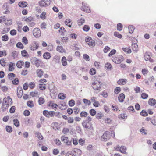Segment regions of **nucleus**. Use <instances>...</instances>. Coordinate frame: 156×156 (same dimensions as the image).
<instances>
[{"label":"nucleus","instance_id":"obj_1","mask_svg":"<svg viewBox=\"0 0 156 156\" xmlns=\"http://www.w3.org/2000/svg\"><path fill=\"white\" fill-rule=\"evenodd\" d=\"M124 60L123 57L121 55H119L116 56L112 57V61L116 64L121 63Z\"/></svg>","mask_w":156,"mask_h":156},{"label":"nucleus","instance_id":"obj_2","mask_svg":"<svg viewBox=\"0 0 156 156\" xmlns=\"http://www.w3.org/2000/svg\"><path fill=\"white\" fill-rule=\"evenodd\" d=\"M85 41L86 42L90 47H94L95 45V41L92 40L90 37H87L85 39Z\"/></svg>","mask_w":156,"mask_h":156},{"label":"nucleus","instance_id":"obj_3","mask_svg":"<svg viewBox=\"0 0 156 156\" xmlns=\"http://www.w3.org/2000/svg\"><path fill=\"white\" fill-rule=\"evenodd\" d=\"M51 3L50 0H41L39 2V5L42 7H47Z\"/></svg>","mask_w":156,"mask_h":156},{"label":"nucleus","instance_id":"obj_4","mask_svg":"<svg viewBox=\"0 0 156 156\" xmlns=\"http://www.w3.org/2000/svg\"><path fill=\"white\" fill-rule=\"evenodd\" d=\"M33 35L36 38H39L41 36V32L38 28H35L33 31Z\"/></svg>","mask_w":156,"mask_h":156},{"label":"nucleus","instance_id":"obj_5","mask_svg":"<svg viewBox=\"0 0 156 156\" xmlns=\"http://www.w3.org/2000/svg\"><path fill=\"white\" fill-rule=\"evenodd\" d=\"M92 86L94 90H99L101 89V83L99 82H94L92 84Z\"/></svg>","mask_w":156,"mask_h":156},{"label":"nucleus","instance_id":"obj_6","mask_svg":"<svg viewBox=\"0 0 156 156\" xmlns=\"http://www.w3.org/2000/svg\"><path fill=\"white\" fill-rule=\"evenodd\" d=\"M151 53L146 52L144 55V59L146 61H149L151 62H153L154 60L151 58Z\"/></svg>","mask_w":156,"mask_h":156},{"label":"nucleus","instance_id":"obj_7","mask_svg":"<svg viewBox=\"0 0 156 156\" xmlns=\"http://www.w3.org/2000/svg\"><path fill=\"white\" fill-rule=\"evenodd\" d=\"M109 139V133L108 131H106L101 137V140L102 141H106Z\"/></svg>","mask_w":156,"mask_h":156},{"label":"nucleus","instance_id":"obj_8","mask_svg":"<svg viewBox=\"0 0 156 156\" xmlns=\"http://www.w3.org/2000/svg\"><path fill=\"white\" fill-rule=\"evenodd\" d=\"M38 44L35 41H34L30 47V49L32 51L36 50L39 48Z\"/></svg>","mask_w":156,"mask_h":156},{"label":"nucleus","instance_id":"obj_9","mask_svg":"<svg viewBox=\"0 0 156 156\" xmlns=\"http://www.w3.org/2000/svg\"><path fill=\"white\" fill-rule=\"evenodd\" d=\"M54 112L53 111L48 112L47 111H44L43 112V113L45 116L49 118L53 116Z\"/></svg>","mask_w":156,"mask_h":156},{"label":"nucleus","instance_id":"obj_10","mask_svg":"<svg viewBox=\"0 0 156 156\" xmlns=\"http://www.w3.org/2000/svg\"><path fill=\"white\" fill-rule=\"evenodd\" d=\"M61 140L62 141L66 144L67 145H70L71 144V141H69L68 138L65 136H62L61 137Z\"/></svg>","mask_w":156,"mask_h":156},{"label":"nucleus","instance_id":"obj_11","mask_svg":"<svg viewBox=\"0 0 156 156\" xmlns=\"http://www.w3.org/2000/svg\"><path fill=\"white\" fill-rule=\"evenodd\" d=\"M127 80L126 79H120L117 81V83L119 85H125L127 82Z\"/></svg>","mask_w":156,"mask_h":156},{"label":"nucleus","instance_id":"obj_12","mask_svg":"<svg viewBox=\"0 0 156 156\" xmlns=\"http://www.w3.org/2000/svg\"><path fill=\"white\" fill-rule=\"evenodd\" d=\"M73 151L75 156H80L81 155V151L79 149L75 148L73 150Z\"/></svg>","mask_w":156,"mask_h":156},{"label":"nucleus","instance_id":"obj_13","mask_svg":"<svg viewBox=\"0 0 156 156\" xmlns=\"http://www.w3.org/2000/svg\"><path fill=\"white\" fill-rule=\"evenodd\" d=\"M23 94V90L21 87H19L17 89V95L18 98H21Z\"/></svg>","mask_w":156,"mask_h":156},{"label":"nucleus","instance_id":"obj_14","mask_svg":"<svg viewBox=\"0 0 156 156\" xmlns=\"http://www.w3.org/2000/svg\"><path fill=\"white\" fill-rule=\"evenodd\" d=\"M42 63L41 60L37 58L35 59L34 61V64L37 67H39Z\"/></svg>","mask_w":156,"mask_h":156},{"label":"nucleus","instance_id":"obj_15","mask_svg":"<svg viewBox=\"0 0 156 156\" xmlns=\"http://www.w3.org/2000/svg\"><path fill=\"white\" fill-rule=\"evenodd\" d=\"M81 9L86 12L89 13L90 12V8L86 5H83L81 7Z\"/></svg>","mask_w":156,"mask_h":156},{"label":"nucleus","instance_id":"obj_16","mask_svg":"<svg viewBox=\"0 0 156 156\" xmlns=\"http://www.w3.org/2000/svg\"><path fill=\"white\" fill-rule=\"evenodd\" d=\"M56 50L59 53H65L66 52V50L62 46H58L56 48Z\"/></svg>","mask_w":156,"mask_h":156},{"label":"nucleus","instance_id":"obj_17","mask_svg":"<svg viewBox=\"0 0 156 156\" xmlns=\"http://www.w3.org/2000/svg\"><path fill=\"white\" fill-rule=\"evenodd\" d=\"M12 20L9 18H6L5 17V24L6 25H9L12 24Z\"/></svg>","mask_w":156,"mask_h":156},{"label":"nucleus","instance_id":"obj_18","mask_svg":"<svg viewBox=\"0 0 156 156\" xmlns=\"http://www.w3.org/2000/svg\"><path fill=\"white\" fill-rule=\"evenodd\" d=\"M36 73L37 76L38 77L41 78L43 75L44 72L41 69H38L36 70Z\"/></svg>","mask_w":156,"mask_h":156},{"label":"nucleus","instance_id":"obj_19","mask_svg":"<svg viewBox=\"0 0 156 156\" xmlns=\"http://www.w3.org/2000/svg\"><path fill=\"white\" fill-rule=\"evenodd\" d=\"M23 19L27 23H29L33 21L34 18L32 16H30L28 17H24Z\"/></svg>","mask_w":156,"mask_h":156},{"label":"nucleus","instance_id":"obj_20","mask_svg":"<svg viewBox=\"0 0 156 156\" xmlns=\"http://www.w3.org/2000/svg\"><path fill=\"white\" fill-rule=\"evenodd\" d=\"M15 64L12 62H10L9 65L8 70L9 71H12L15 69Z\"/></svg>","mask_w":156,"mask_h":156},{"label":"nucleus","instance_id":"obj_21","mask_svg":"<svg viewBox=\"0 0 156 156\" xmlns=\"http://www.w3.org/2000/svg\"><path fill=\"white\" fill-rule=\"evenodd\" d=\"M67 59L66 57L63 56L61 59V62L62 65L64 66H66L67 65Z\"/></svg>","mask_w":156,"mask_h":156},{"label":"nucleus","instance_id":"obj_22","mask_svg":"<svg viewBox=\"0 0 156 156\" xmlns=\"http://www.w3.org/2000/svg\"><path fill=\"white\" fill-rule=\"evenodd\" d=\"M40 93L37 91L31 92L30 93V95L32 97H37L38 96Z\"/></svg>","mask_w":156,"mask_h":156},{"label":"nucleus","instance_id":"obj_23","mask_svg":"<svg viewBox=\"0 0 156 156\" xmlns=\"http://www.w3.org/2000/svg\"><path fill=\"white\" fill-rule=\"evenodd\" d=\"M43 56L44 58L46 59H48L51 57L50 53L48 52L44 53Z\"/></svg>","mask_w":156,"mask_h":156},{"label":"nucleus","instance_id":"obj_24","mask_svg":"<svg viewBox=\"0 0 156 156\" xmlns=\"http://www.w3.org/2000/svg\"><path fill=\"white\" fill-rule=\"evenodd\" d=\"M24 62L23 61H18L16 64L17 67L19 68H21L23 66Z\"/></svg>","mask_w":156,"mask_h":156},{"label":"nucleus","instance_id":"obj_25","mask_svg":"<svg viewBox=\"0 0 156 156\" xmlns=\"http://www.w3.org/2000/svg\"><path fill=\"white\" fill-rule=\"evenodd\" d=\"M126 148L124 146H122L119 149V151L122 153L125 154H127V153L126 152Z\"/></svg>","mask_w":156,"mask_h":156},{"label":"nucleus","instance_id":"obj_26","mask_svg":"<svg viewBox=\"0 0 156 156\" xmlns=\"http://www.w3.org/2000/svg\"><path fill=\"white\" fill-rule=\"evenodd\" d=\"M12 101V100L11 98H4L2 103L5 104H8V105L9 106V102Z\"/></svg>","mask_w":156,"mask_h":156},{"label":"nucleus","instance_id":"obj_27","mask_svg":"<svg viewBox=\"0 0 156 156\" xmlns=\"http://www.w3.org/2000/svg\"><path fill=\"white\" fill-rule=\"evenodd\" d=\"M27 4L25 2H20L18 3L19 6L21 7L24 8L27 6Z\"/></svg>","mask_w":156,"mask_h":156},{"label":"nucleus","instance_id":"obj_28","mask_svg":"<svg viewBox=\"0 0 156 156\" xmlns=\"http://www.w3.org/2000/svg\"><path fill=\"white\" fill-rule=\"evenodd\" d=\"M105 66L106 69L108 70H111L112 68L111 64L109 62L106 63L105 64Z\"/></svg>","mask_w":156,"mask_h":156},{"label":"nucleus","instance_id":"obj_29","mask_svg":"<svg viewBox=\"0 0 156 156\" xmlns=\"http://www.w3.org/2000/svg\"><path fill=\"white\" fill-rule=\"evenodd\" d=\"M156 100L152 98L150 99L148 101L149 104L151 106H154L156 104Z\"/></svg>","mask_w":156,"mask_h":156},{"label":"nucleus","instance_id":"obj_30","mask_svg":"<svg viewBox=\"0 0 156 156\" xmlns=\"http://www.w3.org/2000/svg\"><path fill=\"white\" fill-rule=\"evenodd\" d=\"M132 50L134 52H136L138 51V46L136 44H133L132 45Z\"/></svg>","mask_w":156,"mask_h":156},{"label":"nucleus","instance_id":"obj_31","mask_svg":"<svg viewBox=\"0 0 156 156\" xmlns=\"http://www.w3.org/2000/svg\"><path fill=\"white\" fill-rule=\"evenodd\" d=\"M122 50L127 54H130L131 52V49L128 47L122 48Z\"/></svg>","mask_w":156,"mask_h":156},{"label":"nucleus","instance_id":"obj_32","mask_svg":"<svg viewBox=\"0 0 156 156\" xmlns=\"http://www.w3.org/2000/svg\"><path fill=\"white\" fill-rule=\"evenodd\" d=\"M21 54L22 56L24 57L27 58L29 55L27 52L25 50H22L21 51Z\"/></svg>","mask_w":156,"mask_h":156},{"label":"nucleus","instance_id":"obj_33","mask_svg":"<svg viewBox=\"0 0 156 156\" xmlns=\"http://www.w3.org/2000/svg\"><path fill=\"white\" fill-rule=\"evenodd\" d=\"M29 87L30 89H33L36 87L35 83L34 82H30L29 83Z\"/></svg>","mask_w":156,"mask_h":156},{"label":"nucleus","instance_id":"obj_34","mask_svg":"<svg viewBox=\"0 0 156 156\" xmlns=\"http://www.w3.org/2000/svg\"><path fill=\"white\" fill-rule=\"evenodd\" d=\"M9 107L8 104H5L2 103V109L3 111H5L6 109H7Z\"/></svg>","mask_w":156,"mask_h":156},{"label":"nucleus","instance_id":"obj_35","mask_svg":"<svg viewBox=\"0 0 156 156\" xmlns=\"http://www.w3.org/2000/svg\"><path fill=\"white\" fill-rule=\"evenodd\" d=\"M65 23L70 27H71V25L72 24V22L71 20L69 19H66L65 21Z\"/></svg>","mask_w":156,"mask_h":156},{"label":"nucleus","instance_id":"obj_36","mask_svg":"<svg viewBox=\"0 0 156 156\" xmlns=\"http://www.w3.org/2000/svg\"><path fill=\"white\" fill-rule=\"evenodd\" d=\"M12 83L14 85H18L19 83L20 80L17 78H16L12 81Z\"/></svg>","mask_w":156,"mask_h":156},{"label":"nucleus","instance_id":"obj_37","mask_svg":"<svg viewBox=\"0 0 156 156\" xmlns=\"http://www.w3.org/2000/svg\"><path fill=\"white\" fill-rule=\"evenodd\" d=\"M39 88L41 90H44L46 88V85L45 84H39Z\"/></svg>","mask_w":156,"mask_h":156},{"label":"nucleus","instance_id":"obj_38","mask_svg":"<svg viewBox=\"0 0 156 156\" xmlns=\"http://www.w3.org/2000/svg\"><path fill=\"white\" fill-rule=\"evenodd\" d=\"M19 52L16 51H13L11 53V55L14 58L18 57Z\"/></svg>","mask_w":156,"mask_h":156},{"label":"nucleus","instance_id":"obj_39","mask_svg":"<svg viewBox=\"0 0 156 156\" xmlns=\"http://www.w3.org/2000/svg\"><path fill=\"white\" fill-rule=\"evenodd\" d=\"M16 75L13 73H10L8 75V78L10 80H12L15 77Z\"/></svg>","mask_w":156,"mask_h":156},{"label":"nucleus","instance_id":"obj_40","mask_svg":"<svg viewBox=\"0 0 156 156\" xmlns=\"http://www.w3.org/2000/svg\"><path fill=\"white\" fill-rule=\"evenodd\" d=\"M6 60L4 58H2L0 60V64L3 66H5L6 64Z\"/></svg>","mask_w":156,"mask_h":156},{"label":"nucleus","instance_id":"obj_41","mask_svg":"<svg viewBox=\"0 0 156 156\" xmlns=\"http://www.w3.org/2000/svg\"><path fill=\"white\" fill-rule=\"evenodd\" d=\"M142 73L145 76L148 73L149 71L147 68L143 69L142 70Z\"/></svg>","mask_w":156,"mask_h":156},{"label":"nucleus","instance_id":"obj_42","mask_svg":"<svg viewBox=\"0 0 156 156\" xmlns=\"http://www.w3.org/2000/svg\"><path fill=\"white\" fill-rule=\"evenodd\" d=\"M96 70L94 68H91L89 71V73L91 75H93L96 74Z\"/></svg>","mask_w":156,"mask_h":156},{"label":"nucleus","instance_id":"obj_43","mask_svg":"<svg viewBox=\"0 0 156 156\" xmlns=\"http://www.w3.org/2000/svg\"><path fill=\"white\" fill-rule=\"evenodd\" d=\"M121 91V89L119 87H116L114 90V92L115 94H118Z\"/></svg>","mask_w":156,"mask_h":156},{"label":"nucleus","instance_id":"obj_44","mask_svg":"<svg viewBox=\"0 0 156 156\" xmlns=\"http://www.w3.org/2000/svg\"><path fill=\"white\" fill-rule=\"evenodd\" d=\"M59 31L62 35H64L66 32V30L64 27H61L60 28Z\"/></svg>","mask_w":156,"mask_h":156},{"label":"nucleus","instance_id":"obj_45","mask_svg":"<svg viewBox=\"0 0 156 156\" xmlns=\"http://www.w3.org/2000/svg\"><path fill=\"white\" fill-rule=\"evenodd\" d=\"M123 28V25L121 23H119L117 24V29L119 31H121Z\"/></svg>","mask_w":156,"mask_h":156},{"label":"nucleus","instance_id":"obj_46","mask_svg":"<svg viewBox=\"0 0 156 156\" xmlns=\"http://www.w3.org/2000/svg\"><path fill=\"white\" fill-rule=\"evenodd\" d=\"M6 55V51L5 50H4L3 51L0 50V57H2L3 56H5Z\"/></svg>","mask_w":156,"mask_h":156},{"label":"nucleus","instance_id":"obj_47","mask_svg":"<svg viewBox=\"0 0 156 156\" xmlns=\"http://www.w3.org/2000/svg\"><path fill=\"white\" fill-rule=\"evenodd\" d=\"M40 18L43 20L45 19L46 18V12H43L40 15Z\"/></svg>","mask_w":156,"mask_h":156},{"label":"nucleus","instance_id":"obj_48","mask_svg":"<svg viewBox=\"0 0 156 156\" xmlns=\"http://www.w3.org/2000/svg\"><path fill=\"white\" fill-rule=\"evenodd\" d=\"M129 32L130 33H132L134 30V27L133 26L130 25L128 27Z\"/></svg>","mask_w":156,"mask_h":156},{"label":"nucleus","instance_id":"obj_49","mask_svg":"<svg viewBox=\"0 0 156 156\" xmlns=\"http://www.w3.org/2000/svg\"><path fill=\"white\" fill-rule=\"evenodd\" d=\"M14 124L16 127H18L20 126V122L17 119H14L13 120Z\"/></svg>","mask_w":156,"mask_h":156},{"label":"nucleus","instance_id":"obj_50","mask_svg":"<svg viewBox=\"0 0 156 156\" xmlns=\"http://www.w3.org/2000/svg\"><path fill=\"white\" fill-rule=\"evenodd\" d=\"M114 35L118 38L121 39L122 37V36L121 34H120L119 32H115L114 33Z\"/></svg>","mask_w":156,"mask_h":156},{"label":"nucleus","instance_id":"obj_51","mask_svg":"<svg viewBox=\"0 0 156 156\" xmlns=\"http://www.w3.org/2000/svg\"><path fill=\"white\" fill-rule=\"evenodd\" d=\"M85 22V20L82 18L78 20V24L79 26L83 25Z\"/></svg>","mask_w":156,"mask_h":156},{"label":"nucleus","instance_id":"obj_52","mask_svg":"<svg viewBox=\"0 0 156 156\" xmlns=\"http://www.w3.org/2000/svg\"><path fill=\"white\" fill-rule=\"evenodd\" d=\"M2 40L4 41H7L9 40V37L7 35L5 34L2 37Z\"/></svg>","mask_w":156,"mask_h":156},{"label":"nucleus","instance_id":"obj_53","mask_svg":"<svg viewBox=\"0 0 156 156\" xmlns=\"http://www.w3.org/2000/svg\"><path fill=\"white\" fill-rule=\"evenodd\" d=\"M6 131L9 133H11L12 131V127L9 126H7L6 127Z\"/></svg>","mask_w":156,"mask_h":156},{"label":"nucleus","instance_id":"obj_54","mask_svg":"<svg viewBox=\"0 0 156 156\" xmlns=\"http://www.w3.org/2000/svg\"><path fill=\"white\" fill-rule=\"evenodd\" d=\"M27 106L30 108H32L34 107V105L33 102L32 101H29L27 102Z\"/></svg>","mask_w":156,"mask_h":156},{"label":"nucleus","instance_id":"obj_55","mask_svg":"<svg viewBox=\"0 0 156 156\" xmlns=\"http://www.w3.org/2000/svg\"><path fill=\"white\" fill-rule=\"evenodd\" d=\"M22 41L23 43L25 45L28 44V40L26 37H23L22 39Z\"/></svg>","mask_w":156,"mask_h":156},{"label":"nucleus","instance_id":"obj_56","mask_svg":"<svg viewBox=\"0 0 156 156\" xmlns=\"http://www.w3.org/2000/svg\"><path fill=\"white\" fill-rule=\"evenodd\" d=\"M90 29V28L89 26L85 25L83 28V30L84 31L87 32Z\"/></svg>","mask_w":156,"mask_h":156},{"label":"nucleus","instance_id":"obj_57","mask_svg":"<svg viewBox=\"0 0 156 156\" xmlns=\"http://www.w3.org/2000/svg\"><path fill=\"white\" fill-rule=\"evenodd\" d=\"M116 52V50L115 49H112L111 51L110 52L109 54H108V56L109 57H111L112 55H115Z\"/></svg>","mask_w":156,"mask_h":156},{"label":"nucleus","instance_id":"obj_58","mask_svg":"<svg viewBox=\"0 0 156 156\" xmlns=\"http://www.w3.org/2000/svg\"><path fill=\"white\" fill-rule=\"evenodd\" d=\"M23 88L24 90H26L29 87V84L28 83L26 82L24 83L23 85Z\"/></svg>","mask_w":156,"mask_h":156},{"label":"nucleus","instance_id":"obj_59","mask_svg":"<svg viewBox=\"0 0 156 156\" xmlns=\"http://www.w3.org/2000/svg\"><path fill=\"white\" fill-rule=\"evenodd\" d=\"M36 136L40 140H42L43 139V136L39 132H37L36 133Z\"/></svg>","mask_w":156,"mask_h":156},{"label":"nucleus","instance_id":"obj_60","mask_svg":"<svg viewBox=\"0 0 156 156\" xmlns=\"http://www.w3.org/2000/svg\"><path fill=\"white\" fill-rule=\"evenodd\" d=\"M83 58L86 61H90L89 56L87 54H84L83 55Z\"/></svg>","mask_w":156,"mask_h":156},{"label":"nucleus","instance_id":"obj_61","mask_svg":"<svg viewBox=\"0 0 156 156\" xmlns=\"http://www.w3.org/2000/svg\"><path fill=\"white\" fill-rule=\"evenodd\" d=\"M89 112L92 116H94L96 114V112L95 110L91 109L90 110Z\"/></svg>","mask_w":156,"mask_h":156},{"label":"nucleus","instance_id":"obj_62","mask_svg":"<svg viewBox=\"0 0 156 156\" xmlns=\"http://www.w3.org/2000/svg\"><path fill=\"white\" fill-rule=\"evenodd\" d=\"M16 46L18 48L23 49V45L21 42H19L17 43Z\"/></svg>","mask_w":156,"mask_h":156},{"label":"nucleus","instance_id":"obj_63","mask_svg":"<svg viewBox=\"0 0 156 156\" xmlns=\"http://www.w3.org/2000/svg\"><path fill=\"white\" fill-rule=\"evenodd\" d=\"M140 132L142 133V134L146 135L147 133V130L144 129L143 128L141 129L140 130Z\"/></svg>","mask_w":156,"mask_h":156},{"label":"nucleus","instance_id":"obj_64","mask_svg":"<svg viewBox=\"0 0 156 156\" xmlns=\"http://www.w3.org/2000/svg\"><path fill=\"white\" fill-rule=\"evenodd\" d=\"M88 115V113L85 112H82L80 114L81 117H86Z\"/></svg>","mask_w":156,"mask_h":156}]
</instances>
